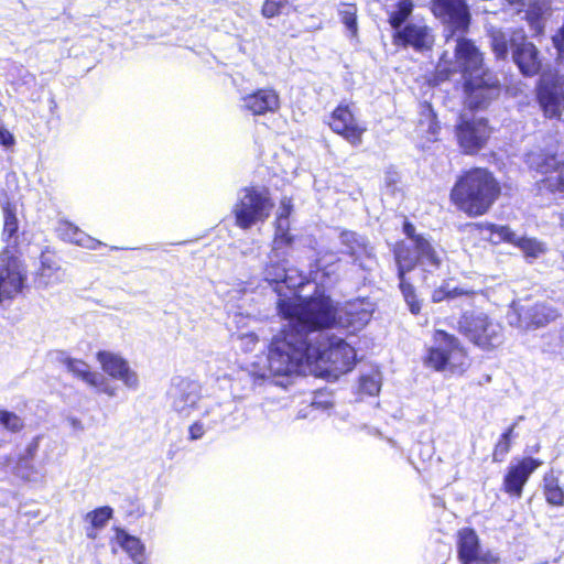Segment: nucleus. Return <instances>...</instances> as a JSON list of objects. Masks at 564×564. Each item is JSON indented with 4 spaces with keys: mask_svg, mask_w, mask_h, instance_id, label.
Instances as JSON below:
<instances>
[{
    "mask_svg": "<svg viewBox=\"0 0 564 564\" xmlns=\"http://www.w3.org/2000/svg\"><path fill=\"white\" fill-rule=\"evenodd\" d=\"M278 311L288 324L268 347L267 368L242 371L253 387L261 386L271 376L297 373L302 367L317 362L328 365L329 370L339 373L352 369L355 349L343 337L328 332L344 324L343 317H337L330 297L280 299Z\"/></svg>",
    "mask_w": 564,
    "mask_h": 564,
    "instance_id": "f257e3e1",
    "label": "nucleus"
},
{
    "mask_svg": "<svg viewBox=\"0 0 564 564\" xmlns=\"http://www.w3.org/2000/svg\"><path fill=\"white\" fill-rule=\"evenodd\" d=\"M454 57L453 67H447V57L446 54H443L437 65V72L446 78L455 72L462 74L465 102L469 108H482L499 96V80L492 72L484 67L482 55L473 41L458 37Z\"/></svg>",
    "mask_w": 564,
    "mask_h": 564,
    "instance_id": "f03ea898",
    "label": "nucleus"
},
{
    "mask_svg": "<svg viewBox=\"0 0 564 564\" xmlns=\"http://www.w3.org/2000/svg\"><path fill=\"white\" fill-rule=\"evenodd\" d=\"M403 232L406 239L398 242L393 249L399 288L410 312L419 314L421 303L414 286L406 279V273L419 268L425 274H433L441 268L444 252L429 236L416 232L415 226L408 220L403 224Z\"/></svg>",
    "mask_w": 564,
    "mask_h": 564,
    "instance_id": "7ed1b4c3",
    "label": "nucleus"
},
{
    "mask_svg": "<svg viewBox=\"0 0 564 564\" xmlns=\"http://www.w3.org/2000/svg\"><path fill=\"white\" fill-rule=\"evenodd\" d=\"M501 192L499 182L487 169L464 172L451 191L452 202L468 216L486 214Z\"/></svg>",
    "mask_w": 564,
    "mask_h": 564,
    "instance_id": "20e7f679",
    "label": "nucleus"
},
{
    "mask_svg": "<svg viewBox=\"0 0 564 564\" xmlns=\"http://www.w3.org/2000/svg\"><path fill=\"white\" fill-rule=\"evenodd\" d=\"M290 218L276 217L275 234L268 263L264 268V279L270 284L283 283L288 289H295L303 284L302 276H293L295 270L288 268V258L291 254L294 237L290 235Z\"/></svg>",
    "mask_w": 564,
    "mask_h": 564,
    "instance_id": "39448f33",
    "label": "nucleus"
},
{
    "mask_svg": "<svg viewBox=\"0 0 564 564\" xmlns=\"http://www.w3.org/2000/svg\"><path fill=\"white\" fill-rule=\"evenodd\" d=\"M274 207L270 192L265 187L245 186L237 192L231 214L235 225L249 230L253 226L265 223Z\"/></svg>",
    "mask_w": 564,
    "mask_h": 564,
    "instance_id": "423d86ee",
    "label": "nucleus"
},
{
    "mask_svg": "<svg viewBox=\"0 0 564 564\" xmlns=\"http://www.w3.org/2000/svg\"><path fill=\"white\" fill-rule=\"evenodd\" d=\"M525 163L530 170L544 175L538 183L541 193H550L555 199L564 198V153H560L557 147L530 151Z\"/></svg>",
    "mask_w": 564,
    "mask_h": 564,
    "instance_id": "0eeeda50",
    "label": "nucleus"
},
{
    "mask_svg": "<svg viewBox=\"0 0 564 564\" xmlns=\"http://www.w3.org/2000/svg\"><path fill=\"white\" fill-rule=\"evenodd\" d=\"M458 330L484 350H491L503 341L502 325L481 311H466L458 319Z\"/></svg>",
    "mask_w": 564,
    "mask_h": 564,
    "instance_id": "6e6552de",
    "label": "nucleus"
},
{
    "mask_svg": "<svg viewBox=\"0 0 564 564\" xmlns=\"http://www.w3.org/2000/svg\"><path fill=\"white\" fill-rule=\"evenodd\" d=\"M340 253L347 256L354 265L365 272H372L378 265L375 247L369 239L356 231L343 230L339 234Z\"/></svg>",
    "mask_w": 564,
    "mask_h": 564,
    "instance_id": "1a4fd4ad",
    "label": "nucleus"
},
{
    "mask_svg": "<svg viewBox=\"0 0 564 564\" xmlns=\"http://www.w3.org/2000/svg\"><path fill=\"white\" fill-rule=\"evenodd\" d=\"M26 271L23 263L14 257H0V310L4 302L14 299L25 286Z\"/></svg>",
    "mask_w": 564,
    "mask_h": 564,
    "instance_id": "9d476101",
    "label": "nucleus"
},
{
    "mask_svg": "<svg viewBox=\"0 0 564 564\" xmlns=\"http://www.w3.org/2000/svg\"><path fill=\"white\" fill-rule=\"evenodd\" d=\"M490 133L488 121L485 118H460L456 126L458 144L466 154L479 152L487 143Z\"/></svg>",
    "mask_w": 564,
    "mask_h": 564,
    "instance_id": "9b49d317",
    "label": "nucleus"
},
{
    "mask_svg": "<svg viewBox=\"0 0 564 564\" xmlns=\"http://www.w3.org/2000/svg\"><path fill=\"white\" fill-rule=\"evenodd\" d=\"M171 408L181 417H188L198 406L200 386L198 382L177 378L169 391Z\"/></svg>",
    "mask_w": 564,
    "mask_h": 564,
    "instance_id": "f8f14e48",
    "label": "nucleus"
},
{
    "mask_svg": "<svg viewBox=\"0 0 564 564\" xmlns=\"http://www.w3.org/2000/svg\"><path fill=\"white\" fill-rule=\"evenodd\" d=\"M433 339L425 362L436 371L444 370L454 356L463 355V347L454 335L438 329L434 333Z\"/></svg>",
    "mask_w": 564,
    "mask_h": 564,
    "instance_id": "ddd939ff",
    "label": "nucleus"
},
{
    "mask_svg": "<svg viewBox=\"0 0 564 564\" xmlns=\"http://www.w3.org/2000/svg\"><path fill=\"white\" fill-rule=\"evenodd\" d=\"M512 61L520 73L525 77H532L540 73L542 61L536 46L528 41L523 30L516 31L513 40Z\"/></svg>",
    "mask_w": 564,
    "mask_h": 564,
    "instance_id": "4468645a",
    "label": "nucleus"
},
{
    "mask_svg": "<svg viewBox=\"0 0 564 564\" xmlns=\"http://www.w3.org/2000/svg\"><path fill=\"white\" fill-rule=\"evenodd\" d=\"M434 15L454 31L465 32L470 24L466 0H432Z\"/></svg>",
    "mask_w": 564,
    "mask_h": 564,
    "instance_id": "2eb2a0df",
    "label": "nucleus"
},
{
    "mask_svg": "<svg viewBox=\"0 0 564 564\" xmlns=\"http://www.w3.org/2000/svg\"><path fill=\"white\" fill-rule=\"evenodd\" d=\"M457 552L462 564H498L499 561L492 552L480 550L479 538L470 528L458 532Z\"/></svg>",
    "mask_w": 564,
    "mask_h": 564,
    "instance_id": "dca6fc26",
    "label": "nucleus"
},
{
    "mask_svg": "<svg viewBox=\"0 0 564 564\" xmlns=\"http://www.w3.org/2000/svg\"><path fill=\"white\" fill-rule=\"evenodd\" d=\"M97 360L108 376L121 381L126 388L133 391L139 389V376L123 357L111 351L100 350L97 352Z\"/></svg>",
    "mask_w": 564,
    "mask_h": 564,
    "instance_id": "f3484780",
    "label": "nucleus"
},
{
    "mask_svg": "<svg viewBox=\"0 0 564 564\" xmlns=\"http://www.w3.org/2000/svg\"><path fill=\"white\" fill-rule=\"evenodd\" d=\"M542 465V460L531 456L511 463L503 477V490L516 498L522 496L523 487L530 476Z\"/></svg>",
    "mask_w": 564,
    "mask_h": 564,
    "instance_id": "a211bd4d",
    "label": "nucleus"
},
{
    "mask_svg": "<svg viewBox=\"0 0 564 564\" xmlns=\"http://www.w3.org/2000/svg\"><path fill=\"white\" fill-rule=\"evenodd\" d=\"M330 129L343 135L350 144L359 145L361 143V135L366 131L354 115L349 105L340 104L332 112L328 122Z\"/></svg>",
    "mask_w": 564,
    "mask_h": 564,
    "instance_id": "6ab92c4d",
    "label": "nucleus"
},
{
    "mask_svg": "<svg viewBox=\"0 0 564 564\" xmlns=\"http://www.w3.org/2000/svg\"><path fill=\"white\" fill-rule=\"evenodd\" d=\"M487 229L491 234L495 243L506 241L517 246L527 258L536 259L546 252V246L535 238L520 237L508 226L487 224Z\"/></svg>",
    "mask_w": 564,
    "mask_h": 564,
    "instance_id": "aec40b11",
    "label": "nucleus"
},
{
    "mask_svg": "<svg viewBox=\"0 0 564 564\" xmlns=\"http://www.w3.org/2000/svg\"><path fill=\"white\" fill-rule=\"evenodd\" d=\"M511 308L517 315L518 326L524 329L542 327L557 317V311L547 303L527 307L513 302Z\"/></svg>",
    "mask_w": 564,
    "mask_h": 564,
    "instance_id": "412c9836",
    "label": "nucleus"
},
{
    "mask_svg": "<svg viewBox=\"0 0 564 564\" xmlns=\"http://www.w3.org/2000/svg\"><path fill=\"white\" fill-rule=\"evenodd\" d=\"M538 100L546 117H560L564 109V80H543L538 88Z\"/></svg>",
    "mask_w": 564,
    "mask_h": 564,
    "instance_id": "4be33fe9",
    "label": "nucleus"
},
{
    "mask_svg": "<svg viewBox=\"0 0 564 564\" xmlns=\"http://www.w3.org/2000/svg\"><path fill=\"white\" fill-rule=\"evenodd\" d=\"M240 108L253 116L272 113L280 108V97L273 88H260L242 96Z\"/></svg>",
    "mask_w": 564,
    "mask_h": 564,
    "instance_id": "5701e85b",
    "label": "nucleus"
},
{
    "mask_svg": "<svg viewBox=\"0 0 564 564\" xmlns=\"http://www.w3.org/2000/svg\"><path fill=\"white\" fill-rule=\"evenodd\" d=\"M11 471L15 477L28 482H41L45 478V470L42 466H35L33 460L18 458L13 462L10 458L0 460V480H4Z\"/></svg>",
    "mask_w": 564,
    "mask_h": 564,
    "instance_id": "b1692460",
    "label": "nucleus"
},
{
    "mask_svg": "<svg viewBox=\"0 0 564 564\" xmlns=\"http://www.w3.org/2000/svg\"><path fill=\"white\" fill-rule=\"evenodd\" d=\"M55 230L58 238L65 242L77 245L89 250H97L99 247L104 246L100 240L90 237L68 220H58Z\"/></svg>",
    "mask_w": 564,
    "mask_h": 564,
    "instance_id": "393cba45",
    "label": "nucleus"
},
{
    "mask_svg": "<svg viewBox=\"0 0 564 564\" xmlns=\"http://www.w3.org/2000/svg\"><path fill=\"white\" fill-rule=\"evenodd\" d=\"M395 37L404 46H412L416 51H422L430 47L432 44V36L429 29L420 23H406L403 28L395 32Z\"/></svg>",
    "mask_w": 564,
    "mask_h": 564,
    "instance_id": "a878e982",
    "label": "nucleus"
},
{
    "mask_svg": "<svg viewBox=\"0 0 564 564\" xmlns=\"http://www.w3.org/2000/svg\"><path fill=\"white\" fill-rule=\"evenodd\" d=\"M57 360L66 367L68 372L87 384L97 383L101 380V373L91 371L89 365L85 361L72 358L64 351L58 352Z\"/></svg>",
    "mask_w": 564,
    "mask_h": 564,
    "instance_id": "bb28decb",
    "label": "nucleus"
},
{
    "mask_svg": "<svg viewBox=\"0 0 564 564\" xmlns=\"http://www.w3.org/2000/svg\"><path fill=\"white\" fill-rule=\"evenodd\" d=\"M40 261L41 267L36 276L39 286L48 288L63 281L64 271L51 257L42 254Z\"/></svg>",
    "mask_w": 564,
    "mask_h": 564,
    "instance_id": "cd10ccee",
    "label": "nucleus"
},
{
    "mask_svg": "<svg viewBox=\"0 0 564 564\" xmlns=\"http://www.w3.org/2000/svg\"><path fill=\"white\" fill-rule=\"evenodd\" d=\"M516 31L517 30L505 32L502 30H492L490 32L491 48L498 59H505L508 56L509 50H511V52L513 51Z\"/></svg>",
    "mask_w": 564,
    "mask_h": 564,
    "instance_id": "c85d7f7f",
    "label": "nucleus"
},
{
    "mask_svg": "<svg viewBox=\"0 0 564 564\" xmlns=\"http://www.w3.org/2000/svg\"><path fill=\"white\" fill-rule=\"evenodd\" d=\"M116 543L129 555L131 560L140 558L144 554L145 546L141 540L129 534L126 530L117 528L115 535Z\"/></svg>",
    "mask_w": 564,
    "mask_h": 564,
    "instance_id": "c756f323",
    "label": "nucleus"
},
{
    "mask_svg": "<svg viewBox=\"0 0 564 564\" xmlns=\"http://www.w3.org/2000/svg\"><path fill=\"white\" fill-rule=\"evenodd\" d=\"M232 404L231 402L218 403L212 402L205 404V410L202 414V417L207 420L210 423V427L215 429L219 424H221L226 416L231 413Z\"/></svg>",
    "mask_w": 564,
    "mask_h": 564,
    "instance_id": "7c9ffc66",
    "label": "nucleus"
},
{
    "mask_svg": "<svg viewBox=\"0 0 564 564\" xmlns=\"http://www.w3.org/2000/svg\"><path fill=\"white\" fill-rule=\"evenodd\" d=\"M543 491L547 503L556 507L564 505V490L561 488L557 477L549 473L543 478Z\"/></svg>",
    "mask_w": 564,
    "mask_h": 564,
    "instance_id": "2f4dec72",
    "label": "nucleus"
},
{
    "mask_svg": "<svg viewBox=\"0 0 564 564\" xmlns=\"http://www.w3.org/2000/svg\"><path fill=\"white\" fill-rule=\"evenodd\" d=\"M4 224L2 237L8 245L15 243L18 239L19 220L17 218L15 208L8 204L3 208Z\"/></svg>",
    "mask_w": 564,
    "mask_h": 564,
    "instance_id": "473e14b6",
    "label": "nucleus"
},
{
    "mask_svg": "<svg viewBox=\"0 0 564 564\" xmlns=\"http://www.w3.org/2000/svg\"><path fill=\"white\" fill-rule=\"evenodd\" d=\"M346 319L345 323L348 328H351L350 332L359 330L364 326H366L371 319V312L368 310L357 311L355 304H350L346 311Z\"/></svg>",
    "mask_w": 564,
    "mask_h": 564,
    "instance_id": "72a5a7b5",
    "label": "nucleus"
},
{
    "mask_svg": "<svg viewBox=\"0 0 564 564\" xmlns=\"http://www.w3.org/2000/svg\"><path fill=\"white\" fill-rule=\"evenodd\" d=\"M516 424H511L499 437L495 445L492 459L494 462H502L511 449L512 438L514 434Z\"/></svg>",
    "mask_w": 564,
    "mask_h": 564,
    "instance_id": "f704fd0d",
    "label": "nucleus"
},
{
    "mask_svg": "<svg viewBox=\"0 0 564 564\" xmlns=\"http://www.w3.org/2000/svg\"><path fill=\"white\" fill-rule=\"evenodd\" d=\"M412 11L413 3L411 0H401L398 3L397 10L391 12L389 17V23L395 30V32H398V30L404 26L403 24L408 20Z\"/></svg>",
    "mask_w": 564,
    "mask_h": 564,
    "instance_id": "c9c22d12",
    "label": "nucleus"
},
{
    "mask_svg": "<svg viewBox=\"0 0 564 564\" xmlns=\"http://www.w3.org/2000/svg\"><path fill=\"white\" fill-rule=\"evenodd\" d=\"M475 292L463 288H449L448 284L441 285L432 293V300L435 303H440L446 299H455L458 296L473 297Z\"/></svg>",
    "mask_w": 564,
    "mask_h": 564,
    "instance_id": "e433bc0d",
    "label": "nucleus"
},
{
    "mask_svg": "<svg viewBox=\"0 0 564 564\" xmlns=\"http://www.w3.org/2000/svg\"><path fill=\"white\" fill-rule=\"evenodd\" d=\"M112 508L105 506L88 512L85 517V520L89 522L91 527L101 529L107 524V522L112 518Z\"/></svg>",
    "mask_w": 564,
    "mask_h": 564,
    "instance_id": "4c0bfd02",
    "label": "nucleus"
},
{
    "mask_svg": "<svg viewBox=\"0 0 564 564\" xmlns=\"http://www.w3.org/2000/svg\"><path fill=\"white\" fill-rule=\"evenodd\" d=\"M339 15L347 30L350 31L352 35H356L358 30L356 6L343 4V7L339 9Z\"/></svg>",
    "mask_w": 564,
    "mask_h": 564,
    "instance_id": "58836bf2",
    "label": "nucleus"
},
{
    "mask_svg": "<svg viewBox=\"0 0 564 564\" xmlns=\"http://www.w3.org/2000/svg\"><path fill=\"white\" fill-rule=\"evenodd\" d=\"M381 388V379L378 372L362 375L360 377V390L368 395H376Z\"/></svg>",
    "mask_w": 564,
    "mask_h": 564,
    "instance_id": "ea45409f",
    "label": "nucleus"
},
{
    "mask_svg": "<svg viewBox=\"0 0 564 564\" xmlns=\"http://www.w3.org/2000/svg\"><path fill=\"white\" fill-rule=\"evenodd\" d=\"M0 426L11 432H18L23 427V421L13 412L0 410Z\"/></svg>",
    "mask_w": 564,
    "mask_h": 564,
    "instance_id": "a19ab883",
    "label": "nucleus"
},
{
    "mask_svg": "<svg viewBox=\"0 0 564 564\" xmlns=\"http://www.w3.org/2000/svg\"><path fill=\"white\" fill-rule=\"evenodd\" d=\"M288 0H265L262 6V14L265 18H273L280 14L286 6Z\"/></svg>",
    "mask_w": 564,
    "mask_h": 564,
    "instance_id": "79ce46f5",
    "label": "nucleus"
},
{
    "mask_svg": "<svg viewBox=\"0 0 564 564\" xmlns=\"http://www.w3.org/2000/svg\"><path fill=\"white\" fill-rule=\"evenodd\" d=\"M206 430H212L210 423L207 420L200 417L189 426V438L196 441L202 438Z\"/></svg>",
    "mask_w": 564,
    "mask_h": 564,
    "instance_id": "37998d69",
    "label": "nucleus"
},
{
    "mask_svg": "<svg viewBox=\"0 0 564 564\" xmlns=\"http://www.w3.org/2000/svg\"><path fill=\"white\" fill-rule=\"evenodd\" d=\"M238 340L240 348L246 352H250L256 349V346L259 343V337L254 333H245L238 337Z\"/></svg>",
    "mask_w": 564,
    "mask_h": 564,
    "instance_id": "c03bdc74",
    "label": "nucleus"
},
{
    "mask_svg": "<svg viewBox=\"0 0 564 564\" xmlns=\"http://www.w3.org/2000/svg\"><path fill=\"white\" fill-rule=\"evenodd\" d=\"M15 137L2 123H0V147L6 151H12L15 145Z\"/></svg>",
    "mask_w": 564,
    "mask_h": 564,
    "instance_id": "a18cd8bd",
    "label": "nucleus"
},
{
    "mask_svg": "<svg viewBox=\"0 0 564 564\" xmlns=\"http://www.w3.org/2000/svg\"><path fill=\"white\" fill-rule=\"evenodd\" d=\"M43 440V436L41 435H37L35 436L28 445L26 447L24 448V451L22 453L19 454V457L18 458H28L30 460H33V458L35 457L36 453H37V449H39V446H40V442Z\"/></svg>",
    "mask_w": 564,
    "mask_h": 564,
    "instance_id": "49530a36",
    "label": "nucleus"
},
{
    "mask_svg": "<svg viewBox=\"0 0 564 564\" xmlns=\"http://www.w3.org/2000/svg\"><path fill=\"white\" fill-rule=\"evenodd\" d=\"M89 386L97 388L100 392L106 393L109 397H115L117 392V389L111 386L102 375L100 381L97 383H90Z\"/></svg>",
    "mask_w": 564,
    "mask_h": 564,
    "instance_id": "de8ad7c7",
    "label": "nucleus"
},
{
    "mask_svg": "<svg viewBox=\"0 0 564 564\" xmlns=\"http://www.w3.org/2000/svg\"><path fill=\"white\" fill-rule=\"evenodd\" d=\"M292 208H293V206H292L291 199L284 197L280 203L276 217L290 218Z\"/></svg>",
    "mask_w": 564,
    "mask_h": 564,
    "instance_id": "09e8293b",
    "label": "nucleus"
},
{
    "mask_svg": "<svg viewBox=\"0 0 564 564\" xmlns=\"http://www.w3.org/2000/svg\"><path fill=\"white\" fill-rule=\"evenodd\" d=\"M398 182L399 173L393 169L387 170L384 174V184L387 185V187H391L393 191Z\"/></svg>",
    "mask_w": 564,
    "mask_h": 564,
    "instance_id": "8fccbe9b",
    "label": "nucleus"
},
{
    "mask_svg": "<svg viewBox=\"0 0 564 564\" xmlns=\"http://www.w3.org/2000/svg\"><path fill=\"white\" fill-rule=\"evenodd\" d=\"M503 7H501V4L499 3V8L496 3H490L488 6H484L482 7V10L486 12V13H494L496 14L500 9H502Z\"/></svg>",
    "mask_w": 564,
    "mask_h": 564,
    "instance_id": "3c124183",
    "label": "nucleus"
},
{
    "mask_svg": "<svg viewBox=\"0 0 564 564\" xmlns=\"http://www.w3.org/2000/svg\"><path fill=\"white\" fill-rule=\"evenodd\" d=\"M97 530H98V528H94L91 525L89 528H87L86 529L87 538L95 540L97 538Z\"/></svg>",
    "mask_w": 564,
    "mask_h": 564,
    "instance_id": "603ef678",
    "label": "nucleus"
},
{
    "mask_svg": "<svg viewBox=\"0 0 564 564\" xmlns=\"http://www.w3.org/2000/svg\"><path fill=\"white\" fill-rule=\"evenodd\" d=\"M69 422H70V424H72V426H73L74 429H76V430H83L82 422H80L78 419H76V417H72V419L69 420Z\"/></svg>",
    "mask_w": 564,
    "mask_h": 564,
    "instance_id": "864d4df0",
    "label": "nucleus"
},
{
    "mask_svg": "<svg viewBox=\"0 0 564 564\" xmlns=\"http://www.w3.org/2000/svg\"><path fill=\"white\" fill-rule=\"evenodd\" d=\"M134 564H145L144 562V554L140 555V558L132 560Z\"/></svg>",
    "mask_w": 564,
    "mask_h": 564,
    "instance_id": "5fc2aeb1",
    "label": "nucleus"
},
{
    "mask_svg": "<svg viewBox=\"0 0 564 564\" xmlns=\"http://www.w3.org/2000/svg\"><path fill=\"white\" fill-rule=\"evenodd\" d=\"M524 420V416L523 415H520L517 417L516 422L513 424H516V426L519 424V422L523 421Z\"/></svg>",
    "mask_w": 564,
    "mask_h": 564,
    "instance_id": "6e6d98bb",
    "label": "nucleus"
},
{
    "mask_svg": "<svg viewBox=\"0 0 564 564\" xmlns=\"http://www.w3.org/2000/svg\"><path fill=\"white\" fill-rule=\"evenodd\" d=\"M560 220H561V226L564 227V213L561 215Z\"/></svg>",
    "mask_w": 564,
    "mask_h": 564,
    "instance_id": "4d7b16f0",
    "label": "nucleus"
},
{
    "mask_svg": "<svg viewBox=\"0 0 564 564\" xmlns=\"http://www.w3.org/2000/svg\"><path fill=\"white\" fill-rule=\"evenodd\" d=\"M562 268L564 269V254L562 256Z\"/></svg>",
    "mask_w": 564,
    "mask_h": 564,
    "instance_id": "13d9d810",
    "label": "nucleus"
}]
</instances>
